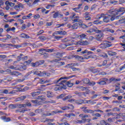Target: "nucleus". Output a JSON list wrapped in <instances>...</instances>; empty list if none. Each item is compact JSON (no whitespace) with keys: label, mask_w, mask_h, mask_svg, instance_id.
Masks as SVG:
<instances>
[{"label":"nucleus","mask_w":125,"mask_h":125,"mask_svg":"<svg viewBox=\"0 0 125 125\" xmlns=\"http://www.w3.org/2000/svg\"><path fill=\"white\" fill-rule=\"evenodd\" d=\"M119 12H124L125 13V7H121L119 9H116L115 11V16L116 15H118Z\"/></svg>","instance_id":"nucleus-7"},{"label":"nucleus","mask_w":125,"mask_h":125,"mask_svg":"<svg viewBox=\"0 0 125 125\" xmlns=\"http://www.w3.org/2000/svg\"><path fill=\"white\" fill-rule=\"evenodd\" d=\"M73 23H77V22H82V20L80 19V17L76 16L75 18H72L71 19Z\"/></svg>","instance_id":"nucleus-10"},{"label":"nucleus","mask_w":125,"mask_h":125,"mask_svg":"<svg viewBox=\"0 0 125 125\" xmlns=\"http://www.w3.org/2000/svg\"><path fill=\"white\" fill-rule=\"evenodd\" d=\"M105 17V15L104 14H102L101 15H98L97 19H101V18H104Z\"/></svg>","instance_id":"nucleus-41"},{"label":"nucleus","mask_w":125,"mask_h":125,"mask_svg":"<svg viewBox=\"0 0 125 125\" xmlns=\"http://www.w3.org/2000/svg\"><path fill=\"white\" fill-rule=\"evenodd\" d=\"M107 81H108L107 79L104 78L101 82H98L97 83L100 84L101 85H104V84H106V82H107Z\"/></svg>","instance_id":"nucleus-13"},{"label":"nucleus","mask_w":125,"mask_h":125,"mask_svg":"<svg viewBox=\"0 0 125 125\" xmlns=\"http://www.w3.org/2000/svg\"><path fill=\"white\" fill-rule=\"evenodd\" d=\"M17 70H20V71H24L27 69V66L26 65H17Z\"/></svg>","instance_id":"nucleus-9"},{"label":"nucleus","mask_w":125,"mask_h":125,"mask_svg":"<svg viewBox=\"0 0 125 125\" xmlns=\"http://www.w3.org/2000/svg\"><path fill=\"white\" fill-rule=\"evenodd\" d=\"M12 80V77H6V78L4 79V81H6L7 82H11Z\"/></svg>","instance_id":"nucleus-49"},{"label":"nucleus","mask_w":125,"mask_h":125,"mask_svg":"<svg viewBox=\"0 0 125 125\" xmlns=\"http://www.w3.org/2000/svg\"><path fill=\"white\" fill-rule=\"evenodd\" d=\"M72 45H74V43H68L66 44H62L60 45L61 48L64 49L66 48L67 46H72Z\"/></svg>","instance_id":"nucleus-11"},{"label":"nucleus","mask_w":125,"mask_h":125,"mask_svg":"<svg viewBox=\"0 0 125 125\" xmlns=\"http://www.w3.org/2000/svg\"><path fill=\"white\" fill-rule=\"evenodd\" d=\"M116 19V15L115 14H111V15H108L105 14L104 17L103 19V21L105 23H108L110 21H114Z\"/></svg>","instance_id":"nucleus-1"},{"label":"nucleus","mask_w":125,"mask_h":125,"mask_svg":"<svg viewBox=\"0 0 125 125\" xmlns=\"http://www.w3.org/2000/svg\"><path fill=\"white\" fill-rule=\"evenodd\" d=\"M55 6V5H47L46 6V9H49V8H50V7H52V8H53Z\"/></svg>","instance_id":"nucleus-53"},{"label":"nucleus","mask_w":125,"mask_h":125,"mask_svg":"<svg viewBox=\"0 0 125 125\" xmlns=\"http://www.w3.org/2000/svg\"><path fill=\"white\" fill-rule=\"evenodd\" d=\"M68 59H72V58H75L79 60L80 58V56L78 55H71L67 57Z\"/></svg>","instance_id":"nucleus-14"},{"label":"nucleus","mask_w":125,"mask_h":125,"mask_svg":"<svg viewBox=\"0 0 125 125\" xmlns=\"http://www.w3.org/2000/svg\"><path fill=\"white\" fill-rule=\"evenodd\" d=\"M61 109H62V110H68V109H70V107H69V106H64V107H62L61 108Z\"/></svg>","instance_id":"nucleus-61"},{"label":"nucleus","mask_w":125,"mask_h":125,"mask_svg":"<svg viewBox=\"0 0 125 125\" xmlns=\"http://www.w3.org/2000/svg\"><path fill=\"white\" fill-rule=\"evenodd\" d=\"M62 42H70V40H69L68 38H65L63 39L62 40Z\"/></svg>","instance_id":"nucleus-47"},{"label":"nucleus","mask_w":125,"mask_h":125,"mask_svg":"<svg viewBox=\"0 0 125 125\" xmlns=\"http://www.w3.org/2000/svg\"><path fill=\"white\" fill-rule=\"evenodd\" d=\"M100 57H103V58H108V55L106 53H104L103 55H100Z\"/></svg>","instance_id":"nucleus-48"},{"label":"nucleus","mask_w":125,"mask_h":125,"mask_svg":"<svg viewBox=\"0 0 125 125\" xmlns=\"http://www.w3.org/2000/svg\"><path fill=\"white\" fill-rule=\"evenodd\" d=\"M58 16H59V13L56 12L53 15V18H57L58 17Z\"/></svg>","instance_id":"nucleus-56"},{"label":"nucleus","mask_w":125,"mask_h":125,"mask_svg":"<svg viewBox=\"0 0 125 125\" xmlns=\"http://www.w3.org/2000/svg\"><path fill=\"white\" fill-rule=\"evenodd\" d=\"M65 96H66V94H62L60 96H58L57 97L58 99H59V98H63V97H65Z\"/></svg>","instance_id":"nucleus-51"},{"label":"nucleus","mask_w":125,"mask_h":125,"mask_svg":"<svg viewBox=\"0 0 125 125\" xmlns=\"http://www.w3.org/2000/svg\"><path fill=\"white\" fill-rule=\"evenodd\" d=\"M20 37L23 39H30V36L29 35L24 33L20 34Z\"/></svg>","instance_id":"nucleus-17"},{"label":"nucleus","mask_w":125,"mask_h":125,"mask_svg":"<svg viewBox=\"0 0 125 125\" xmlns=\"http://www.w3.org/2000/svg\"><path fill=\"white\" fill-rule=\"evenodd\" d=\"M45 52H49L51 53V52H54L56 51V50L54 49H46V50H45Z\"/></svg>","instance_id":"nucleus-31"},{"label":"nucleus","mask_w":125,"mask_h":125,"mask_svg":"<svg viewBox=\"0 0 125 125\" xmlns=\"http://www.w3.org/2000/svg\"><path fill=\"white\" fill-rule=\"evenodd\" d=\"M9 69H11L12 70H17V65H16V66H14L13 65H10L9 67Z\"/></svg>","instance_id":"nucleus-45"},{"label":"nucleus","mask_w":125,"mask_h":125,"mask_svg":"<svg viewBox=\"0 0 125 125\" xmlns=\"http://www.w3.org/2000/svg\"><path fill=\"white\" fill-rule=\"evenodd\" d=\"M32 67H38L39 66V64L38 63V62H32L31 63Z\"/></svg>","instance_id":"nucleus-43"},{"label":"nucleus","mask_w":125,"mask_h":125,"mask_svg":"<svg viewBox=\"0 0 125 125\" xmlns=\"http://www.w3.org/2000/svg\"><path fill=\"white\" fill-rule=\"evenodd\" d=\"M79 26H80V27H82V28H83V29H85V28L88 27V26H87L86 25L83 23H82V21L79 23Z\"/></svg>","instance_id":"nucleus-30"},{"label":"nucleus","mask_w":125,"mask_h":125,"mask_svg":"<svg viewBox=\"0 0 125 125\" xmlns=\"http://www.w3.org/2000/svg\"><path fill=\"white\" fill-rule=\"evenodd\" d=\"M47 97H48V98H50V97H53V93H52V92L47 91Z\"/></svg>","instance_id":"nucleus-26"},{"label":"nucleus","mask_w":125,"mask_h":125,"mask_svg":"<svg viewBox=\"0 0 125 125\" xmlns=\"http://www.w3.org/2000/svg\"><path fill=\"white\" fill-rule=\"evenodd\" d=\"M107 54L109 56H114L115 55H117V52L112 51H108L107 52Z\"/></svg>","instance_id":"nucleus-16"},{"label":"nucleus","mask_w":125,"mask_h":125,"mask_svg":"<svg viewBox=\"0 0 125 125\" xmlns=\"http://www.w3.org/2000/svg\"><path fill=\"white\" fill-rule=\"evenodd\" d=\"M25 81V79H16V83H22V82H24Z\"/></svg>","instance_id":"nucleus-55"},{"label":"nucleus","mask_w":125,"mask_h":125,"mask_svg":"<svg viewBox=\"0 0 125 125\" xmlns=\"http://www.w3.org/2000/svg\"><path fill=\"white\" fill-rule=\"evenodd\" d=\"M41 94V92H40V91L31 93L32 97H35V96H37L39 95V94Z\"/></svg>","instance_id":"nucleus-32"},{"label":"nucleus","mask_w":125,"mask_h":125,"mask_svg":"<svg viewBox=\"0 0 125 125\" xmlns=\"http://www.w3.org/2000/svg\"><path fill=\"white\" fill-rule=\"evenodd\" d=\"M104 32H110V33H114L115 31H114L113 29H111L108 28H105L104 30H97V33H103Z\"/></svg>","instance_id":"nucleus-6"},{"label":"nucleus","mask_w":125,"mask_h":125,"mask_svg":"<svg viewBox=\"0 0 125 125\" xmlns=\"http://www.w3.org/2000/svg\"><path fill=\"white\" fill-rule=\"evenodd\" d=\"M38 39H39L41 42H44V41H46V40H47V38L43 36L39 37Z\"/></svg>","instance_id":"nucleus-25"},{"label":"nucleus","mask_w":125,"mask_h":125,"mask_svg":"<svg viewBox=\"0 0 125 125\" xmlns=\"http://www.w3.org/2000/svg\"><path fill=\"white\" fill-rule=\"evenodd\" d=\"M90 70L92 73H94V74H96V73H99L100 72V69H99V68L95 69L94 68H91Z\"/></svg>","instance_id":"nucleus-18"},{"label":"nucleus","mask_w":125,"mask_h":125,"mask_svg":"<svg viewBox=\"0 0 125 125\" xmlns=\"http://www.w3.org/2000/svg\"><path fill=\"white\" fill-rule=\"evenodd\" d=\"M90 81V80L88 78H85L82 80V82H83V83L84 84H89Z\"/></svg>","instance_id":"nucleus-15"},{"label":"nucleus","mask_w":125,"mask_h":125,"mask_svg":"<svg viewBox=\"0 0 125 125\" xmlns=\"http://www.w3.org/2000/svg\"><path fill=\"white\" fill-rule=\"evenodd\" d=\"M43 33H44L43 30H40L37 33V36H40V35H42V34H43Z\"/></svg>","instance_id":"nucleus-62"},{"label":"nucleus","mask_w":125,"mask_h":125,"mask_svg":"<svg viewBox=\"0 0 125 125\" xmlns=\"http://www.w3.org/2000/svg\"><path fill=\"white\" fill-rule=\"evenodd\" d=\"M79 64L78 63H70L68 64V66H70L71 67H74V66H78Z\"/></svg>","instance_id":"nucleus-50"},{"label":"nucleus","mask_w":125,"mask_h":125,"mask_svg":"<svg viewBox=\"0 0 125 125\" xmlns=\"http://www.w3.org/2000/svg\"><path fill=\"white\" fill-rule=\"evenodd\" d=\"M62 56H63L62 54L60 53H56V57H57V58H61V57H62Z\"/></svg>","instance_id":"nucleus-52"},{"label":"nucleus","mask_w":125,"mask_h":125,"mask_svg":"<svg viewBox=\"0 0 125 125\" xmlns=\"http://www.w3.org/2000/svg\"><path fill=\"white\" fill-rule=\"evenodd\" d=\"M37 63H38L39 66L42 65V64L44 63V60L38 61H37Z\"/></svg>","instance_id":"nucleus-44"},{"label":"nucleus","mask_w":125,"mask_h":125,"mask_svg":"<svg viewBox=\"0 0 125 125\" xmlns=\"http://www.w3.org/2000/svg\"><path fill=\"white\" fill-rule=\"evenodd\" d=\"M2 90V93H4L5 94H8L9 93H8V90L6 89H3Z\"/></svg>","instance_id":"nucleus-60"},{"label":"nucleus","mask_w":125,"mask_h":125,"mask_svg":"<svg viewBox=\"0 0 125 125\" xmlns=\"http://www.w3.org/2000/svg\"><path fill=\"white\" fill-rule=\"evenodd\" d=\"M101 125H110V124L106 123L104 120H103L100 122Z\"/></svg>","instance_id":"nucleus-46"},{"label":"nucleus","mask_w":125,"mask_h":125,"mask_svg":"<svg viewBox=\"0 0 125 125\" xmlns=\"http://www.w3.org/2000/svg\"><path fill=\"white\" fill-rule=\"evenodd\" d=\"M103 36H104V35L103 34V33H100L99 34H98L97 35H96V40L97 41H98L99 42H102V39H103L102 37H103Z\"/></svg>","instance_id":"nucleus-8"},{"label":"nucleus","mask_w":125,"mask_h":125,"mask_svg":"<svg viewBox=\"0 0 125 125\" xmlns=\"http://www.w3.org/2000/svg\"><path fill=\"white\" fill-rule=\"evenodd\" d=\"M17 91H18V90H12L11 92H9V94H15V93H16Z\"/></svg>","instance_id":"nucleus-59"},{"label":"nucleus","mask_w":125,"mask_h":125,"mask_svg":"<svg viewBox=\"0 0 125 125\" xmlns=\"http://www.w3.org/2000/svg\"><path fill=\"white\" fill-rule=\"evenodd\" d=\"M10 75H11V76H20L21 73H19L18 71H11Z\"/></svg>","instance_id":"nucleus-19"},{"label":"nucleus","mask_w":125,"mask_h":125,"mask_svg":"<svg viewBox=\"0 0 125 125\" xmlns=\"http://www.w3.org/2000/svg\"><path fill=\"white\" fill-rule=\"evenodd\" d=\"M15 30H16V28H15V27H12V28H8L6 30V32H10L11 31H12L13 32V33H15Z\"/></svg>","instance_id":"nucleus-29"},{"label":"nucleus","mask_w":125,"mask_h":125,"mask_svg":"<svg viewBox=\"0 0 125 125\" xmlns=\"http://www.w3.org/2000/svg\"><path fill=\"white\" fill-rule=\"evenodd\" d=\"M9 108H10V109H15L17 108V104H10L9 105Z\"/></svg>","instance_id":"nucleus-39"},{"label":"nucleus","mask_w":125,"mask_h":125,"mask_svg":"<svg viewBox=\"0 0 125 125\" xmlns=\"http://www.w3.org/2000/svg\"><path fill=\"white\" fill-rule=\"evenodd\" d=\"M78 38H81V40H83V39H85V38H86V35L84 34L79 35H78Z\"/></svg>","instance_id":"nucleus-33"},{"label":"nucleus","mask_w":125,"mask_h":125,"mask_svg":"<svg viewBox=\"0 0 125 125\" xmlns=\"http://www.w3.org/2000/svg\"><path fill=\"white\" fill-rule=\"evenodd\" d=\"M1 119L2 120H4V122H10V118H6V117L5 116L2 117Z\"/></svg>","instance_id":"nucleus-42"},{"label":"nucleus","mask_w":125,"mask_h":125,"mask_svg":"<svg viewBox=\"0 0 125 125\" xmlns=\"http://www.w3.org/2000/svg\"><path fill=\"white\" fill-rule=\"evenodd\" d=\"M75 45H87L89 44V42L86 41L81 39L80 41L75 42Z\"/></svg>","instance_id":"nucleus-2"},{"label":"nucleus","mask_w":125,"mask_h":125,"mask_svg":"<svg viewBox=\"0 0 125 125\" xmlns=\"http://www.w3.org/2000/svg\"><path fill=\"white\" fill-rule=\"evenodd\" d=\"M79 28V25L77 23H76L71 26L72 30H77Z\"/></svg>","instance_id":"nucleus-22"},{"label":"nucleus","mask_w":125,"mask_h":125,"mask_svg":"<svg viewBox=\"0 0 125 125\" xmlns=\"http://www.w3.org/2000/svg\"><path fill=\"white\" fill-rule=\"evenodd\" d=\"M80 89H81L82 91H83L84 90H88L89 91V90L88 89V88L87 87H83V86H80L79 87Z\"/></svg>","instance_id":"nucleus-36"},{"label":"nucleus","mask_w":125,"mask_h":125,"mask_svg":"<svg viewBox=\"0 0 125 125\" xmlns=\"http://www.w3.org/2000/svg\"><path fill=\"white\" fill-rule=\"evenodd\" d=\"M41 76H42V77H43L44 76H45L46 77H49V76H50V73L46 72L45 71H43Z\"/></svg>","instance_id":"nucleus-28"},{"label":"nucleus","mask_w":125,"mask_h":125,"mask_svg":"<svg viewBox=\"0 0 125 125\" xmlns=\"http://www.w3.org/2000/svg\"><path fill=\"white\" fill-rule=\"evenodd\" d=\"M100 48H102L103 49H105V48H107V47H110L112 46V44H110L107 43V42H104V43H101L99 45Z\"/></svg>","instance_id":"nucleus-4"},{"label":"nucleus","mask_w":125,"mask_h":125,"mask_svg":"<svg viewBox=\"0 0 125 125\" xmlns=\"http://www.w3.org/2000/svg\"><path fill=\"white\" fill-rule=\"evenodd\" d=\"M58 86L60 87H56L54 88V90L55 91H57V90H61V89H66L67 88L66 87V85L64 84V83H61L59 85H58Z\"/></svg>","instance_id":"nucleus-3"},{"label":"nucleus","mask_w":125,"mask_h":125,"mask_svg":"<svg viewBox=\"0 0 125 125\" xmlns=\"http://www.w3.org/2000/svg\"><path fill=\"white\" fill-rule=\"evenodd\" d=\"M17 108H19V109L22 108V104H17Z\"/></svg>","instance_id":"nucleus-64"},{"label":"nucleus","mask_w":125,"mask_h":125,"mask_svg":"<svg viewBox=\"0 0 125 125\" xmlns=\"http://www.w3.org/2000/svg\"><path fill=\"white\" fill-rule=\"evenodd\" d=\"M6 46V44H4V43H0V47L1 48H3V47H5Z\"/></svg>","instance_id":"nucleus-63"},{"label":"nucleus","mask_w":125,"mask_h":125,"mask_svg":"<svg viewBox=\"0 0 125 125\" xmlns=\"http://www.w3.org/2000/svg\"><path fill=\"white\" fill-rule=\"evenodd\" d=\"M37 99L38 100H40L42 102V101H45V100H46L45 98H44V96H39L38 97Z\"/></svg>","instance_id":"nucleus-23"},{"label":"nucleus","mask_w":125,"mask_h":125,"mask_svg":"<svg viewBox=\"0 0 125 125\" xmlns=\"http://www.w3.org/2000/svg\"><path fill=\"white\" fill-rule=\"evenodd\" d=\"M54 39L55 40H57L58 41V40H60V39H63V37L62 36H54Z\"/></svg>","instance_id":"nucleus-58"},{"label":"nucleus","mask_w":125,"mask_h":125,"mask_svg":"<svg viewBox=\"0 0 125 125\" xmlns=\"http://www.w3.org/2000/svg\"><path fill=\"white\" fill-rule=\"evenodd\" d=\"M32 15H33V14L30 13V14H28V16L23 17L22 19L23 20H25V19H30V17H31V16H32Z\"/></svg>","instance_id":"nucleus-34"},{"label":"nucleus","mask_w":125,"mask_h":125,"mask_svg":"<svg viewBox=\"0 0 125 125\" xmlns=\"http://www.w3.org/2000/svg\"><path fill=\"white\" fill-rule=\"evenodd\" d=\"M72 97H73L72 96V95H68V96H66L65 97H64V98H63L62 99V100L63 101H66V100H69V99H71V98H72Z\"/></svg>","instance_id":"nucleus-35"},{"label":"nucleus","mask_w":125,"mask_h":125,"mask_svg":"<svg viewBox=\"0 0 125 125\" xmlns=\"http://www.w3.org/2000/svg\"><path fill=\"white\" fill-rule=\"evenodd\" d=\"M57 113H62L61 111H53L51 113H47L46 116H53L55 115V114H57Z\"/></svg>","instance_id":"nucleus-27"},{"label":"nucleus","mask_w":125,"mask_h":125,"mask_svg":"<svg viewBox=\"0 0 125 125\" xmlns=\"http://www.w3.org/2000/svg\"><path fill=\"white\" fill-rule=\"evenodd\" d=\"M84 101H83V100H82V99L75 100L76 104H83V103H84Z\"/></svg>","instance_id":"nucleus-20"},{"label":"nucleus","mask_w":125,"mask_h":125,"mask_svg":"<svg viewBox=\"0 0 125 125\" xmlns=\"http://www.w3.org/2000/svg\"><path fill=\"white\" fill-rule=\"evenodd\" d=\"M95 84H96L95 82H90V81H89L88 84L89 85H91L92 86H93L94 85H95Z\"/></svg>","instance_id":"nucleus-57"},{"label":"nucleus","mask_w":125,"mask_h":125,"mask_svg":"<svg viewBox=\"0 0 125 125\" xmlns=\"http://www.w3.org/2000/svg\"><path fill=\"white\" fill-rule=\"evenodd\" d=\"M42 72H41L40 71H37L35 72H34V75H37V76H40V77H42Z\"/></svg>","instance_id":"nucleus-37"},{"label":"nucleus","mask_w":125,"mask_h":125,"mask_svg":"<svg viewBox=\"0 0 125 125\" xmlns=\"http://www.w3.org/2000/svg\"><path fill=\"white\" fill-rule=\"evenodd\" d=\"M86 32L89 35H91V34H92V33H93V32H95V30L92 28V29H90V30H87Z\"/></svg>","instance_id":"nucleus-40"},{"label":"nucleus","mask_w":125,"mask_h":125,"mask_svg":"<svg viewBox=\"0 0 125 125\" xmlns=\"http://www.w3.org/2000/svg\"><path fill=\"white\" fill-rule=\"evenodd\" d=\"M110 82H120L121 79H116L115 78H112L110 79Z\"/></svg>","instance_id":"nucleus-38"},{"label":"nucleus","mask_w":125,"mask_h":125,"mask_svg":"<svg viewBox=\"0 0 125 125\" xmlns=\"http://www.w3.org/2000/svg\"><path fill=\"white\" fill-rule=\"evenodd\" d=\"M81 109L84 113H89V114H93V110L91 109H88L86 106H83L81 107Z\"/></svg>","instance_id":"nucleus-5"},{"label":"nucleus","mask_w":125,"mask_h":125,"mask_svg":"<svg viewBox=\"0 0 125 125\" xmlns=\"http://www.w3.org/2000/svg\"><path fill=\"white\" fill-rule=\"evenodd\" d=\"M65 117H67V118H71V117H76V114L70 113L69 114H65Z\"/></svg>","instance_id":"nucleus-21"},{"label":"nucleus","mask_w":125,"mask_h":125,"mask_svg":"<svg viewBox=\"0 0 125 125\" xmlns=\"http://www.w3.org/2000/svg\"><path fill=\"white\" fill-rule=\"evenodd\" d=\"M70 78H72V76L69 77H61L57 81H54V83H58L61 81V80H69V79H70Z\"/></svg>","instance_id":"nucleus-12"},{"label":"nucleus","mask_w":125,"mask_h":125,"mask_svg":"<svg viewBox=\"0 0 125 125\" xmlns=\"http://www.w3.org/2000/svg\"><path fill=\"white\" fill-rule=\"evenodd\" d=\"M61 61V59L59 58V59H56L55 60H53L52 61H51V62L52 63H53L54 62H58V61Z\"/></svg>","instance_id":"nucleus-54"},{"label":"nucleus","mask_w":125,"mask_h":125,"mask_svg":"<svg viewBox=\"0 0 125 125\" xmlns=\"http://www.w3.org/2000/svg\"><path fill=\"white\" fill-rule=\"evenodd\" d=\"M66 85L68 87H72L74 85V83L72 82V81H68L66 83Z\"/></svg>","instance_id":"nucleus-24"}]
</instances>
